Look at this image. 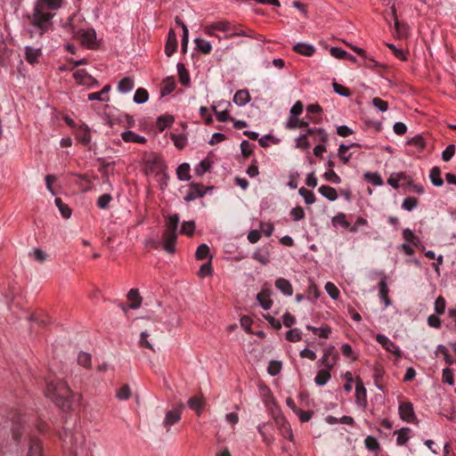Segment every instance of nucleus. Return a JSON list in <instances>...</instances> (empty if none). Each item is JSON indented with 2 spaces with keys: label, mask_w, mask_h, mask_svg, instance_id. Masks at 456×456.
<instances>
[{
  "label": "nucleus",
  "mask_w": 456,
  "mask_h": 456,
  "mask_svg": "<svg viewBox=\"0 0 456 456\" xmlns=\"http://www.w3.org/2000/svg\"><path fill=\"white\" fill-rule=\"evenodd\" d=\"M45 393L46 397L57 406L66 410L70 409L74 394L66 382L61 379L50 381Z\"/></svg>",
  "instance_id": "nucleus-1"
},
{
  "label": "nucleus",
  "mask_w": 456,
  "mask_h": 456,
  "mask_svg": "<svg viewBox=\"0 0 456 456\" xmlns=\"http://www.w3.org/2000/svg\"><path fill=\"white\" fill-rule=\"evenodd\" d=\"M52 18L53 15L49 12H46L45 9L35 4L31 18V24L34 27L40 28L43 33L46 30L48 23Z\"/></svg>",
  "instance_id": "nucleus-2"
},
{
  "label": "nucleus",
  "mask_w": 456,
  "mask_h": 456,
  "mask_svg": "<svg viewBox=\"0 0 456 456\" xmlns=\"http://www.w3.org/2000/svg\"><path fill=\"white\" fill-rule=\"evenodd\" d=\"M216 30L229 34V32L232 30V24L228 20H221L209 23L204 28L206 35L215 37L218 40H221L222 37L216 34Z\"/></svg>",
  "instance_id": "nucleus-3"
},
{
  "label": "nucleus",
  "mask_w": 456,
  "mask_h": 456,
  "mask_svg": "<svg viewBox=\"0 0 456 456\" xmlns=\"http://www.w3.org/2000/svg\"><path fill=\"white\" fill-rule=\"evenodd\" d=\"M75 37L87 48L94 49L97 47L96 33L93 28L78 30Z\"/></svg>",
  "instance_id": "nucleus-4"
},
{
  "label": "nucleus",
  "mask_w": 456,
  "mask_h": 456,
  "mask_svg": "<svg viewBox=\"0 0 456 456\" xmlns=\"http://www.w3.org/2000/svg\"><path fill=\"white\" fill-rule=\"evenodd\" d=\"M73 77L77 84L87 87L98 85V81L92 77L86 69H77L73 73Z\"/></svg>",
  "instance_id": "nucleus-5"
},
{
  "label": "nucleus",
  "mask_w": 456,
  "mask_h": 456,
  "mask_svg": "<svg viewBox=\"0 0 456 456\" xmlns=\"http://www.w3.org/2000/svg\"><path fill=\"white\" fill-rule=\"evenodd\" d=\"M398 411L400 418L406 422H416L413 404L411 402H403L399 404Z\"/></svg>",
  "instance_id": "nucleus-6"
},
{
  "label": "nucleus",
  "mask_w": 456,
  "mask_h": 456,
  "mask_svg": "<svg viewBox=\"0 0 456 456\" xmlns=\"http://www.w3.org/2000/svg\"><path fill=\"white\" fill-rule=\"evenodd\" d=\"M338 354L335 349V346H330L324 350L323 355L321 359V362L328 370H331L338 360Z\"/></svg>",
  "instance_id": "nucleus-7"
},
{
  "label": "nucleus",
  "mask_w": 456,
  "mask_h": 456,
  "mask_svg": "<svg viewBox=\"0 0 456 456\" xmlns=\"http://www.w3.org/2000/svg\"><path fill=\"white\" fill-rule=\"evenodd\" d=\"M376 340L383 346L385 350L389 353H392L397 356H401V351L399 346L390 340L387 337L383 334H377Z\"/></svg>",
  "instance_id": "nucleus-8"
},
{
  "label": "nucleus",
  "mask_w": 456,
  "mask_h": 456,
  "mask_svg": "<svg viewBox=\"0 0 456 456\" xmlns=\"http://www.w3.org/2000/svg\"><path fill=\"white\" fill-rule=\"evenodd\" d=\"M177 233L175 232L164 231L162 235L163 248L170 254L175 253Z\"/></svg>",
  "instance_id": "nucleus-9"
},
{
  "label": "nucleus",
  "mask_w": 456,
  "mask_h": 456,
  "mask_svg": "<svg viewBox=\"0 0 456 456\" xmlns=\"http://www.w3.org/2000/svg\"><path fill=\"white\" fill-rule=\"evenodd\" d=\"M355 384V402L358 405L365 408L367 405V392L362 379L357 377Z\"/></svg>",
  "instance_id": "nucleus-10"
},
{
  "label": "nucleus",
  "mask_w": 456,
  "mask_h": 456,
  "mask_svg": "<svg viewBox=\"0 0 456 456\" xmlns=\"http://www.w3.org/2000/svg\"><path fill=\"white\" fill-rule=\"evenodd\" d=\"M126 297L128 301L130 302V305L128 306H122V310L125 313H126L128 309H137L140 307L142 298L140 296L138 289H130Z\"/></svg>",
  "instance_id": "nucleus-11"
},
{
  "label": "nucleus",
  "mask_w": 456,
  "mask_h": 456,
  "mask_svg": "<svg viewBox=\"0 0 456 456\" xmlns=\"http://www.w3.org/2000/svg\"><path fill=\"white\" fill-rule=\"evenodd\" d=\"M206 191L200 184L192 183L189 185L188 192L184 197V200L187 202L194 200L198 198L203 197Z\"/></svg>",
  "instance_id": "nucleus-12"
},
{
  "label": "nucleus",
  "mask_w": 456,
  "mask_h": 456,
  "mask_svg": "<svg viewBox=\"0 0 456 456\" xmlns=\"http://www.w3.org/2000/svg\"><path fill=\"white\" fill-rule=\"evenodd\" d=\"M309 139L311 138L313 142L316 143H326L328 141V134L323 128H307Z\"/></svg>",
  "instance_id": "nucleus-13"
},
{
  "label": "nucleus",
  "mask_w": 456,
  "mask_h": 456,
  "mask_svg": "<svg viewBox=\"0 0 456 456\" xmlns=\"http://www.w3.org/2000/svg\"><path fill=\"white\" fill-rule=\"evenodd\" d=\"M76 139L84 145H87L91 142V131L86 125H81L76 128Z\"/></svg>",
  "instance_id": "nucleus-14"
},
{
  "label": "nucleus",
  "mask_w": 456,
  "mask_h": 456,
  "mask_svg": "<svg viewBox=\"0 0 456 456\" xmlns=\"http://www.w3.org/2000/svg\"><path fill=\"white\" fill-rule=\"evenodd\" d=\"M276 425L279 427L281 434L283 437L292 441L293 440V433L290 428L289 423L287 419L281 416L275 419Z\"/></svg>",
  "instance_id": "nucleus-15"
},
{
  "label": "nucleus",
  "mask_w": 456,
  "mask_h": 456,
  "mask_svg": "<svg viewBox=\"0 0 456 456\" xmlns=\"http://www.w3.org/2000/svg\"><path fill=\"white\" fill-rule=\"evenodd\" d=\"M183 407V404H180V409H172L166 413L164 419V426L167 428L171 427L172 425L177 423L181 419V409Z\"/></svg>",
  "instance_id": "nucleus-16"
},
{
  "label": "nucleus",
  "mask_w": 456,
  "mask_h": 456,
  "mask_svg": "<svg viewBox=\"0 0 456 456\" xmlns=\"http://www.w3.org/2000/svg\"><path fill=\"white\" fill-rule=\"evenodd\" d=\"M177 49V39L175 32L173 29L168 31L167 39L165 45V53L170 57Z\"/></svg>",
  "instance_id": "nucleus-17"
},
{
  "label": "nucleus",
  "mask_w": 456,
  "mask_h": 456,
  "mask_svg": "<svg viewBox=\"0 0 456 456\" xmlns=\"http://www.w3.org/2000/svg\"><path fill=\"white\" fill-rule=\"evenodd\" d=\"M389 289L387 287V279L383 277L379 282V298L383 301L386 307L391 305V300L388 297Z\"/></svg>",
  "instance_id": "nucleus-18"
},
{
  "label": "nucleus",
  "mask_w": 456,
  "mask_h": 456,
  "mask_svg": "<svg viewBox=\"0 0 456 456\" xmlns=\"http://www.w3.org/2000/svg\"><path fill=\"white\" fill-rule=\"evenodd\" d=\"M256 299L264 310H269L273 305L271 292L268 289H262L256 296Z\"/></svg>",
  "instance_id": "nucleus-19"
},
{
  "label": "nucleus",
  "mask_w": 456,
  "mask_h": 456,
  "mask_svg": "<svg viewBox=\"0 0 456 456\" xmlns=\"http://www.w3.org/2000/svg\"><path fill=\"white\" fill-rule=\"evenodd\" d=\"M251 100L249 92L247 89H241L235 93L232 102L238 106H244Z\"/></svg>",
  "instance_id": "nucleus-20"
},
{
  "label": "nucleus",
  "mask_w": 456,
  "mask_h": 456,
  "mask_svg": "<svg viewBox=\"0 0 456 456\" xmlns=\"http://www.w3.org/2000/svg\"><path fill=\"white\" fill-rule=\"evenodd\" d=\"M393 16L395 20V37L397 38H403L407 37L408 34V27L404 24H401L397 19L395 8H392Z\"/></svg>",
  "instance_id": "nucleus-21"
},
{
  "label": "nucleus",
  "mask_w": 456,
  "mask_h": 456,
  "mask_svg": "<svg viewBox=\"0 0 456 456\" xmlns=\"http://www.w3.org/2000/svg\"><path fill=\"white\" fill-rule=\"evenodd\" d=\"M275 287L281 290L285 296L293 294V288L289 281L284 278H279L275 281Z\"/></svg>",
  "instance_id": "nucleus-22"
},
{
  "label": "nucleus",
  "mask_w": 456,
  "mask_h": 456,
  "mask_svg": "<svg viewBox=\"0 0 456 456\" xmlns=\"http://www.w3.org/2000/svg\"><path fill=\"white\" fill-rule=\"evenodd\" d=\"M293 50L296 53H297L301 55H304V56H312L315 52V48L313 45L306 44V43L296 44L293 46Z\"/></svg>",
  "instance_id": "nucleus-23"
},
{
  "label": "nucleus",
  "mask_w": 456,
  "mask_h": 456,
  "mask_svg": "<svg viewBox=\"0 0 456 456\" xmlns=\"http://www.w3.org/2000/svg\"><path fill=\"white\" fill-rule=\"evenodd\" d=\"M360 147L359 143H351L350 145L341 144L338 150V156L343 161L344 164H347L351 159V154H347V151L351 147Z\"/></svg>",
  "instance_id": "nucleus-24"
},
{
  "label": "nucleus",
  "mask_w": 456,
  "mask_h": 456,
  "mask_svg": "<svg viewBox=\"0 0 456 456\" xmlns=\"http://www.w3.org/2000/svg\"><path fill=\"white\" fill-rule=\"evenodd\" d=\"M41 55V50L39 48H34L32 46L25 47V59L30 63H36Z\"/></svg>",
  "instance_id": "nucleus-25"
},
{
  "label": "nucleus",
  "mask_w": 456,
  "mask_h": 456,
  "mask_svg": "<svg viewBox=\"0 0 456 456\" xmlns=\"http://www.w3.org/2000/svg\"><path fill=\"white\" fill-rule=\"evenodd\" d=\"M122 139L126 142L145 143L146 138L133 131H125L121 134Z\"/></svg>",
  "instance_id": "nucleus-26"
},
{
  "label": "nucleus",
  "mask_w": 456,
  "mask_h": 456,
  "mask_svg": "<svg viewBox=\"0 0 456 456\" xmlns=\"http://www.w3.org/2000/svg\"><path fill=\"white\" fill-rule=\"evenodd\" d=\"M286 127L289 129H296L306 127L308 128V123L300 119L299 116H290L286 122Z\"/></svg>",
  "instance_id": "nucleus-27"
},
{
  "label": "nucleus",
  "mask_w": 456,
  "mask_h": 456,
  "mask_svg": "<svg viewBox=\"0 0 456 456\" xmlns=\"http://www.w3.org/2000/svg\"><path fill=\"white\" fill-rule=\"evenodd\" d=\"M36 4L45 10L55 11L62 5V0H37Z\"/></svg>",
  "instance_id": "nucleus-28"
},
{
  "label": "nucleus",
  "mask_w": 456,
  "mask_h": 456,
  "mask_svg": "<svg viewBox=\"0 0 456 456\" xmlns=\"http://www.w3.org/2000/svg\"><path fill=\"white\" fill-rule=\"evenodd\" d=\"M295 146L296 148L303 151H308L310 149L311 142L309 140L307 130L305 133L300 134L295 139Z\"/></svg>",
  "instance_id": "nucleus-29"
},
{
  "label": "nucleus",
  "mask_w": 456,
  "mask_h": 456,
  "mask_svg": "<svg viewBox=\"0 0 456 456\" xmlns=\"http://www.w3.org/2000/svg\"><path fill=\"white\" fill-rule=\"evenodd\" d=\"M253 258L260 264L265 265L269 263L270 252L267 248H257L253 253Z\"/></svg>",
  "instance_id": "nucleus-30"
},
{
  "label": "nucleus",
  "mask_w": 456,
  "mask_h": 456,
  "mask_svg": "<svg viewBox=\"0 0 456 456\" xmlns=\"http://www.w3.org/2000/svg\"><path fill=\"white\" fill-rule=\"evenodd\" d=\"M134 87V79L130 77H123L118 84V90L122 94H126Z\"/></svg>",
  "instance_id": "nucleus-31"
},
{
  "label": "nucleus",
  "mask_w": 456,
  "mask_h": 456,
  "mask_svg": "<svg viewBox=\"0 0 456 456\" xmlns=\"http://www.w3.org/2000/svg\"><path fill=\"white\" fill-rule=\"evenodd\" d=\"M441 169L438 167H434L430 170L429 179L432 184L436 187H441L444 184V180L441 176Z\"/></svg>",
  "instance_id": "nucleus-32"
},
{
  "label": "nucleus",
  "mask_w": 456,
  "mask_h": 456,
  "mask_svg": "<svg viewBox=\"0 0 456 456\" xmlns=\"http://www.w3.org/2000/svg\"><path fill=\"white\" fill-rule=\"evenodd\" d=\"M175 81L173 77H166L162 82L161 86V95H168L170 94L175 88Z\"/></svg>",
  "instance_id": "nucleus-33"
},
{
  "label": "nucleus",
  "mask_w": 456,
  "mask_h": 456,
  "mask_svg": "<svg viewBox=\"0 0 456 456\" xmlns=\"http://www.w3.org/2000/svg\"><path fill=\"white\" fill-rule=\"evenodd\" d=\"M320 194L330 201H334L338 198L337 191L329 185H322L318 189Z\"/></svg>",
  "instance_id": "nucleus-34"
},
{
  "label": "nucleus",
  "mask_w": 456,
  "mask_h": 456,
  "mask_svg": "<svg viewBox=\"0 0 456 456\" xmlns=\"http://www.w3.org/2000/svg\"><path fill=\"white\" fill-rule=\"evenodd\" d=\"M306 329L312 330L314 334L319 336L320 338H328L331 333V329L329 325L325 324L320 328H316L311 325H307Z\"/></svg>",
  "instance_id": "nucleus-35"
},
{
  "label": "nucleus",
  "mask_w": 456,
  "mask_h": 456,
  "mask_svg": "<svg viewBox=\"0 0 456 456\" xmlns=\"http://www.w3.org/2000/svg\"><path fill=\"white\" fill-rule=\"evenodd\" d=\"M177 71L179 75V81L184 86H189L191 83L189 73L183 63L177 64Z\"/></svg>",
  "instance_id": "nucleus-36"
},
{
  "label": "nucleus",
  "mask_w": 456,
  "mask_h": 456,
  "mask_svg": "<svg viewBox=\"0 0 456 456\" xmlns=\"http://www.w3.org/2000/svg\"><path fill=\"white\" fill-rule=\"evenodd\" d=\"M195 42V45H196V48L200 52L202 53L203 54H208L210 53L211 50H212V45L210 44V42L205 40V39H202V38H196L194 40Z\"/></svg>",
  "instance_id": "nucleus-37"
},
{
  "label": "nucleus",
  "mask_w": 456,
  "mask_h": 456,
  "mask_svg": "<svg viewBox=\"0 0 456 456\" xmlns=\"http://www.w3.org/2000/svg\"><path fill=\"white\" fill-rule=\"evenodd\" d=\"M190 166L187 163L181 164L176 170L177 176L182 181H189L191 179Z\"/></svg>",
  "instance_id": "nucleus-38"
},
{
  "label": "nucleus",
  "mask_w": 456,
  "mask_h": 456,
  "mask_svg": "<svg viewBox=\"0 0 456 456\" xmlns=\"http://www.w3.org/2000/svg\"><path fill=\"white\" fill-rule=\"evenodd\" d=\"M55 205L64 218L68 219L71 216V208L67 204H65L61 198L55 199Z\"/></svg>",
  "instance_id": "nucleus-39"
},
{
  "label": "nucleus",
  "mask_w": 456,
  "mask_h": 456,
  "mask_svg": "<svg viewBox=\"0 0 456 456\" xmlns=\"http://www.w3.org/2000/svg\"><path fill=\"white\" fill-rule=\"evenodd\" d=\"M409 428H403L401 429L395 430V434L397 435L396 444L398 445H404L409 440Z\"/></svg>",
  "instance_id": "nucleus-40"
},
{
  "label": "nucleus",
  "mask_w": 456,
  "mask_h": 456,
  "mask_svg": "<svg viewBox=\"0 0 456 456\" xmlns=\"http://www.w3.org/2000/svg\"><path fill=\"white\" fill-rule=\"evenodd\" d=\"M209 247L207 244H201L197 248L195 257L197 260H204L208 257H209V260L211 261L212 256H209Z\"/></svg>",
  "instance_id": "nucleus-41"
},
{
  "label": "nucleus",
  "mask_w": 456,
  "mask_h": 456,
  "mask_svg": "<svg viewBox=\"0 0 456 456\" xmlns=\"http://www.w3.org/2000/svg\"><path fill=\"white\" fill-rule=\"evenodd\" d=\"M330 370H328L326 368V370H321L318 371L315 379H314V381L317 385L319 386H323L325 385L330 379Z\"/></svg>",
  "instance_id": "nucleus-42"
},
{
  "label": "nucleus",
  "mask_w": 456,
  "mask_h": 456,
  "mask_svg": "<svg viewBox=\"0 0 456 456\" xmlns=\"http://www.w3.org/2000/svg\"><path fill=\"white\" fill-rule=\"evenodd\" d=\"M29 256L32 257L35 261L38 262V263H44L46 261L47 259V253L43 251L41 248H33L29 253H28Z\"/></svg>",
  "instance_id": "nucleus-43"
},
{
  "label": "nucleus",
  "mask_w": 456,
  "mask_h": 456,
  "mask_svg": "<svg viewBox=\"0 0 456 456\" xmlns=\"http://www.w3.org/2000/svg\"><path fill=\"white\" fill-rule=\"evenodd\" d=\"M188 406L198 411V415L200 414L203 407V399L201 396H193L188 400Z\"/></svg>",
  "instance_id": "nucleus-44"
},
{
  "label": "nucleus",
  "mask_w": 456,
  "mask_h": 456,
  "mask_svg": "<svg viewBox=\"0 0 456 456\" xmlns=\"http://www.w3.org/2000/svg\"><path fill=\"white\" fill-rule=\"evenodd\" d=\"M364 178L375 186H380L383 184V180L380 175L377 172H366Z\"/></svg>",
  "instance_id": "nucleus-45"
},
{
  "label": "nucleus",
  "mask_w": 456,
  "mask_h": 456,
  "mask_svg": "<svg viewBox=\"0 0 456 456\" xmlns=\"http://www.w3.org/2000/svg\"><path fill=\"white\" fill-rule=\"evenodd\" d=\"M28 456H42V446L38 440H31Z\"/></svg>",
  "instance_id": "nucleus-46"
},
{
  "label": "nucleus",
  "mask_w": 456,
  "mask_h": 456,
  "mask_svg": "<svg viewBox=\"0 0 456 456\" xmlns=\"http://www.w3.org/2000/svg\"><path fill=\"white\" fill-rule=\"evenodd\" d=\"M148 98V92L143 88H138L134 95V102L137 104H142L146 102Z\"/></svg>",
  "instance_id": "nucleus-47"
},
{
  "label": "nucleus",
  "mask_w": 456,
  "mask_h": 456,
  "mask_svg": "<svg viewBox=\"0 0 456 456\" xmlns=\"http://www.w3.org/2000/svg\"><path fill=\"white\" fill-rule=\"evenodd\" d=\"M178 224H179L178 216L176 214L170 216L166 223L165 231L176 232Z\"/></svg>",
  "instance_id": "nucleus-48"
},
{
  "label": "nucleus",
  "mask_w": 456,
  "mask_h": 456,
  "mask_svg": "<svg viewBox=\"0 0 456 456\" xmlns=\"http://www.w3.org/2000/svg\"><path fill=\"white\" fill-rule=\"evenodd\" d=\"M299 194L304 198L305 202L307 205H310V204H313L315 202V196L312 191L302 187L299 189Z\"/></svg>",
  "instance_id": "nucleus-49"
},
{
  "label": "nucleus",
  "mask_w": 456,
  "mask_h": 456,
  "mask_svg": "<svg viewBox=\"0 0 456 456\" xmlns=\"http://www.w3.org/2000/svg\"><path fill=\"white\" fill-rule=\"evenodd\" d=\"M408 144L414 146L419 151H422L426 146L424 138L419 134H418V135L412 137L411 140H409Z\"/></svg>",
  "instance_id": "nucleus-50"
},
{
  "label": "nucleus",
  "mask_w": 456,
  "mask_h": 456,
  "mask_svg": "<svg viewBox=\"0 0 456 456\" xmlns=\"http://www.w3.org/2000/svg\"><path fill=\"white\" fill-rule=\"evenodd\" d=\"M116 396L118 400H127L131 396V389L128 385L122 386L116 392Z\"/></svg>",
  "instance_id": "nucleus-51"
},
{
  "label": "nucleus",
  "mask_w": 456,
  "mask_h": 456,
  "mask_svg": "<svg viewBox=\"0 0 456 456\" xmlns=\"http://www.w3.org/2000/svg\"><path fill=\"white\" fill-rule=\"evenodd\" d=\"M149 336L150 335L148 332L142 331L140 334L139 344L142 347H144L152 352H155V348H154L153 345L148 340Z\"/></svg>",
  "instance_id": "nucleus-52"
},
{
  "label": "nucleus",
  "mask_w": 456,
  "mask_h": 456,
  "mask_svg": "<svg viewBox=\"0 0 456 456\" xmlns=\"http://www.w3.org/2000/svg\"><path fill=\"white\" fill-rule=\"evenodd\" d=\"M213 273L211 261L209 260L208 263L202 264L198 271V275L200 278H205L207 276H210Z\"/></svg>",
  "instance_id": "nucleus-53"
},
{
  "label": "nucleus",
  "mask_w": 456,
  "mask_h": 456,
  "mask_svg": "<svg viewBox=\"0 0 456 456\" xmlns=\"http://www.w3.org/2000/svg\"><path fill=\"white\" fill-rule=\"evenodd\" d=\"M212 110H214V112L216 114V119L219 122H225V121H228V120H233V118L229 115L227 110H220L219 111V110H217L216 106H213Z\"/></svg>",
  "instance_id": "nucleus-54"
},
{
  "label": "nucleus",
  "mask_w": 456,
  "mask_h": 456,
  "mask_svg": "<svg viewBox=\"0 0 456 456\" xmlns=\"http://www.w3.org/2000/svg\"><path fill=\"white\" fill-rule=\"evenodd\" d=\"M419 200L415 197H408L403 200L402 208L407 211H411L418 206Z\"/></svg>",
  "instance_id": "nucleus-55"
},
{
  "label": "nucleus",
  "mask_w": 456,
  "mask_h": 456,
  "mask_svg": "<svg viewBox=\"0 0 456 456\" xmlns=\"http://www.w3.org/2000/svg\"><path fill=\"white\" fill-rule=\"evenodd\" d=\"M171 139L174 142V144L178 149H183L187 144V138L183 134H171Z\"/></svg>",
  "instance_id": "nucleus-56"
},
{
  "label": "nucleus",
  "mask_w": 456,
  "mask_h": 456,
  "mask_svg": "<svg viewBox=\"0 0 456 456\" xmlns=\"http://www.w3.org/2000/svg\"><path fill=\"white\" fill-rule=\"evenodd\" d=\"M195 231V223L193 221H187L182 224L181 233L191 236Z\"/></svg>",
  "instance_id": "nucleus-57"
},
{
  "label": "nucleus",
  "mask_w": 456,
  "mask_h": 456,
  "mask_svg": "<svg viewBox=\"0 0 456 456\" xmlns=\"http://www.w3.org/2000/svg\"><path fill=\"white\" fill-rule=\"evenodd\" d=\"M325 289L327 291V293L329 294V296L336 300L339 297V290L337 288V286L332 283V282H327L326 285H325Z\"/></svg>",
  "instance_id": "nucleus-58"
},
{
  "label": "nucleus",
  "mask_w": 456,
  "mask_h": 456,
  "mask_svg": "<svg viewBox=\"0 0 456 456\" xmlns=\"http://www.w3.org/2000/svg\"><path fill=\"white\" fill-rule=\"evenodd\" d=\"M78 364L89 368L91 366V354L85 352H80L77 357Z\"/></svg>",
  "instance_id": "nucleus-59"
},
{
  "label": "nucleus",
  "mask_w": 456,
  "mask_h": 456,
  "mask_svg": "<svg viewBox=\"0 0 456 456\" xmlns=\"http://www.w3.org/2000/svg\"><path fill=\"white\" fill-rule=\"evenodd\" d=\"M364 444L367 449L370 451H377L379 449V444L378 440L372 436H368L364 440Z\"/></svg>",
  "instance_id": "nucleus-60"
},
{
  "label": "nucleus",
  "mask_w": 456,
  "mask_h": 456,
  "mask_svg": "<svg viewBox=\"0 0 456 456\" xmlns=\"http://www.w3.org/2000/svg\"><path fill=\"white\" fill-rule=\"evenodd\" d=\"M403 237L408 243H411L413 245H416L419 241V238L408 228L403 231Z\"/></svg>",
  "instance_id": "nucleus-61"
},
{
  "label": "nucleus",
  "mask_w": 456,
  "mask_h": 456,
  "mask_svg": "<svg viewBox=\"0 0 456 456\" xmlns=\"http://www.w3.org/2000/svg\"><path fill=\"white\" fill-rule=\"evenodd\" d=\"M281 370V362L279 361H271L267 371L271 376L277 375Z\"/></svg>",
  "instance_id": "nucleus-62"
},
{
  "label": "nucleus",
  "mask_w": 456,
  "mask_h": 456,
  "mask_svg": "<svg viewBox=\"0 0 456 456\" xmlns=\"http://www.w3.org/2000/svg\"><path fill=\"white\" fill-rule=\"evenodd\" d=\"M372 104L376 109H378L381 112H385L388 109L387 102H386L379 97H374L372 99Z\"/></svg>",
  "instance_id": "nucleus-63"
},
{
  "label": "nucleus",
  "mask_w": 456,
  "mask_h": 456,
  "mask_svg": "<svg viewBox=\"0 0 456 456\" xmlns=\"http://www.w3.org/2000/svg\"><path fill=\"white\" fill-rule=\"evenodd\" d=\"M111 200L112 197L110 194H102L98 198L97 206L102 209H105L109 207V204L111 201Z\"/></svg>",
  "instance_id": "nucleus-64"
}]
</instances>
